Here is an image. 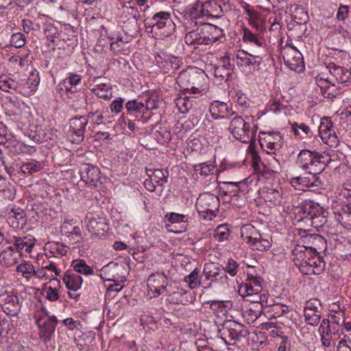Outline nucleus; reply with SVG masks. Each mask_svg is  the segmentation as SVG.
Returning <instances> with one entry per match:
<instances>
[{"mask_svg": "<svg viewBox=\"0 0 351 351\" xmlns=\"http://www.w3.org/2000/svg\"><path fill=\"white\" fill-rule=\"evenodd\" d=\"M330 161V156L326 152L320 154L317 152L303 149L299 153L296 163L300 168L312 175V178L315 180L317 176L324 170Z\"/></svg>", "mask_w": 351, "mask_h": 351, "instance_id": "f257e3e1", "label": "nucleus"}, {"mask_svg": "<svg viewBox=\"0 0 351 351\" xmlns=\"http://www.w3.org/2000/svg\"><path fill=\"white\" fill-rule=\"evenodd\" d=\"M217 5V3L210 1H197L195 3L187 6L182 13L181 23L186 30L195 26L202 25L207 21L208 16H213L210 8Z\"/></svg>", "mask_w": 351, "mask_h": 351, "instance_id": "f03ea898", "label": "nucleus"}, {"mask_svg": "<svg viewBox=\"0 0 351 351\" xmlns=\"http://www.w3.org/2000/svg\"><path fill=\"white\" fill-rule=\"evenodd\" d=\"M206 77V73L203 70L197 67H189L179 73L177 82L186 92L195 94L200 92Z\"/></svg>", "mask_w": 351, "mask_h": 351, "instance_id": "7ed1b4c3", "label": "nucleus"}, {"mask_svg": "<svg viewBox=\"0 0 351 351\" xmlns=\"http://www.w3.org/2000/svg\"><path fill=\"white\" fill-rule=\"evenodd\" d=\"M249 23L254 29V32L247 27L243 28V40L245 43L254 44L261 48H265L266 43L262 34L265 30V21L257 12H252L249 14Z\"/></svg>", "mask_w": 351, "mask_h": 351, "instance_id": "20e7f679", "label": "nucleus"}, {"mask_svg": "<svg viewBox=\"0 0 351 351\" xmlns=\"http://www.w3.org/2000/svg\"><path fill=\"white\" fill-rule=\"evenodd\" d=\"M295 213L300 215L302 219L311 220V226L315 228L323 227L327 221V211L310 199H305L300 206L296 207Z\"/></svg>", "mask_w": 351, "mask_h": 351, "instance_id": "39448f33", "label": "nucleus"}, {"mask_svg": "<svg viewBox=\"0 0 351 351\" xmlns=\"http://www.w3.org/2000/svg\"><path fill=\"white\" fill-rule=\"evenodd\" d=\"M145 22L147 28H151L162 37H168L176 31V25L169 12H157L152 17H147Z\"/></svg>", "mask_w": 351, "mask_h": 351, "instance_id": "423d86ee", "label": "nucleus"}, {"mask_svg": "<svg viewBox=\"0 0 351 351\" xmlns=\"http://www.w3.org/2000/svg\"><path fill=\"white\" fill-rule=\"evenodd\" d=\"M259 143L261 148L268 154H276L282 147L284 141L279 132H261Z\"/></svg>", "mask_w": 351, "mask_h": 351, "instance_id": "0eeeda50", "label": "nucleus"}, {"mask_svg": "<svg viewBox=\"0 0 351 351\" xmlns=\"http://www.w3.org/2000/svg\"><path fill=\"white\" fill-rule=\"evenodd\" d=\"M250 124L248 122L241 117L237 116L231 120L228 130L237 140L247 143L250 141Z\"/></svg>", "mask_w": 351, "mask_h": 351, "instance_id": "6e6552de", "label": "nucleus"}, {"mask_svg": "<svg viewBox=\"0 0 351 351\" xmlns=\"http://www.w3.org/2000/svg\"><path fill=\"white\" fill-rule=\"evenodd\" d=\"M88 122L86 116L75 117L70 119L69 138L71 143L79 144L84 140Z\"/></svg>", "mask_w": 351, "mask_h": 351, "instance_id": "1a4fd4ad", "label": "nucleus"}, {"mask_svg": "<svg viewBox=\"0 0 351 351\" xmlns=\"http://www.w3.org/2000/svg\"><path fill=\"white\" fill-rule=\"evenodd\" d=\"M263 52L258 55H252L245 51H238L236 56V63L243 70L251 69V67L259 69L263 56H266L267 50L263 48Z\"/></svg>", "mask_w": 351, "mask_h": 351, "instance_id": "9d476101", "label": "nucleus"}, {"mask_svg": "<svg viewBox=\"0 0 351 351\" xmlns=\"http://www.w3.org/2000/svg\"><path fill=\"white\" fill-rule=\"evenodd\" d=\"M245 283L239 286V291L244 296L257 295L262 291L263 279L256 271H248Z\"/></svg>", "mask_w": 351, "mask_h": 351, "instance_id": "9b49d317", "label": "nucleus"}, {"mask_svg": "<svg viewBox=\"0 0 351 351\" xmlns=\"http://www.w3.org/2000/svg\"><path fill=\"white\" fill-rule=\"evenodd\" d=\"M285 64L293 71L300 73L304 70L302 53L293 47H285L282 51Z\"/></svg>", "mask_w": 351, "mask_h": 351, "instance_id": "f8f14e48", "label": "nucleus"}, {"mask_svg": "<svg viewBox=\"0 0 351 351\" xmlns=\"http://www.w3.org/2000/svg\"><path fill=\"white\" fill-rule=\"evenodd\" d=\"M319 134L322 141L330 147H336L339 140L334 130L332 122L327 117L321 120Z\"/></svg>", "mask_w": 351, "mask_h": 351, "instance_id": "ddd939ff", "label": "nucleus"}, {"mask_svg": "<svg viewBox=\"0 0 351 351\" xmlns=\"http://www.w3.org/2000/svg\"><path fill=\"white\" fill-rule=\"evenodd\" d=\"M168 283L167 276L162 272L152 274L147 279L149 291L152 292L154 297L164 293L167 291Z\"/></svg>", "mask_w": 351, "mask_h": 351, "instance_id": "4468645a", "label": "nucleus"}, {"mask_svg": "<svg viewBox=\"0 0 351 351\" xmlns=\"http://www.w3.org/2000/svg\"><path fill=\"white\" fill-rule=\"evenodd\" d=\"M321 315V303L318 300H310L306 302L304 315L308 324L317 326L320 322Z\"/></svg>", "mask_w": 351, "mask_h": 351, "instance_id": "2eb2a0df", "label": "nucleus"}, {"mask_svg": "<svg viewBox=\"0 0 351 351\" xmlns=\"http://www.w3.org/2000/svg\"><path fill=\"white\" fill-rule=\"evenodd\" d=\"M201 26V34L204 41V45H208L219 41L221 38L224 37L223 30L212 24L205 21Z\"/></svg>", "mask_w": 351, "mask_h": 351, "instance_id": "dca6fc26", "label": "nucleus"}, {"mask_svg": "<svg viewBox=\"0 0 351 351\" xmlns=\"http://www.w3.org/2000/svg\"><path fill=\"white\" fill-rule=\"evenodd\" d=\"M165 219L169 223H166V228L173 226L176 229L171 230V231L176 234L184 232L188 229V221L189 219L188 215L173 212L168 213L165 215Z\"/></svg>", "mask_w": 351, "mask_h": 351, "instance_id": "f3484780", "label": "nucleus"}, {"mask_svg": "<svg viewBox=\"0 0 351 351\" xmlns=\"http://www.w3.org/2000/svg\"><path fill=\"white\" fill-rule=\"evenodd\" d=\"M300 271L305 275H319L321 274L325 269V262L319 254L308 262H303V264H298Z\"/></svg>", "mask_w": 351, "mask_h": 351, "instance_id": "a211bd4d", "label": "nucleus"}, {"mask_svg": "<svg viewBox=\"0 0 351 351\" xmlns=\"http://www.w3.org/2000/svg\"><path fill=\"white\" fill-rule=\"evenodd\" d=\"M316 83L324 97L332 99L340 93L335 82L332 78L325 77L324 75L316 77Z\"/></svg>", "mask_w": 351, "mask_h": 351, "instance_id": "6ab92c4d", "label": "nucleus"}, {"mask_svg": "<svg viewBox=\"0 0 351 351\" xmlns=\"http://www.w3.org/2000/svg\"><path fill=\"white\" fill-rule=\"evenodd\" d=\"M302 245L314 251L317 254L326 250V241L321 235L317 234H310L304 236L301 239Z\"/></svg>", "mask_w": 351, "mask_h": 351, "instance_id": "aec40b11", "label": "nucleus"}, {"mask_svg": "<svg viewBox=\"0 0 351 351\" xmlns=\"http://www.w3.org/2000/svg\"><path fill=\"white\" fill-rule=\"evenodd\" d=\"M81 180L91 186H95L100 180V171L97 167L84 164L80 168Z\"/></svg>", "mask_w": 351, "mask_h": 351, "instance_id": "412c9836", "label": "nucleus"}, {"mask_svg": "<svg viewBox=\"0 0 351 351\" xmlns=\"http://www.w3.org/2000/svg\"><path fill=\"white\" fill-rule=\"evenodd\" d=\"M209 112L212 117L215 119L229 118L235 113L228 104L219 101H214L211 103Z\"/></svg>", "mask_w": 351, "mask_h": 351, "instance_id": "4be33fe9", "label": "nucleus"}, {"mask_svg": "<svg viewBox=\"0 0 351 351\" xmlns=\"http://www.w3.org/2000/svg\"><path fill=\"white\" fill-rule=\"evenodd\" d=\"M220 271L221 269L216 263H208L204 265L202 275L205 278L204 288L210 287L212 282H217L222 278Z\"/></svg>", "mask_w": 351, "mask_h": 351, "instance_id": "5701e85b", "label": "nucleus"}, {"mask_svg": "<svg viewBox=\"0 0 351 351\" xmlns=\"http://www.w3.org/2000/svg\"><path fill=\"white\" fill-rule=\"evenodd\" d=\"M156 62L165 73H167L171 70L173 71L178 70L182 64L181 59L178 57L168 55H165L164 57L159 56L156 58Z\"/></svg>", "mask_w": 351, "mask_h": 351, "instance_id": "b1692460", "label": "nucleus"}, {"mask_svg": "<svg viewBox=\"0 0 351 351\" xmlns=\"http://www.w3.org/2000/svg\"><path fill=\"white\" fill-rule=\"evenodd\" d=\"M100 81L101 78L99 77L94 79L93 82L96 83V84L91 89V91L99 98L108 101L113 97L112 87L110 83H104Z\"/></svg>", "mask_w": 351, "mask_h": 351, "instance_id": "393cba45", "label": "nucleus"}, {"mask_svg": "<svg viewBox=\"0 0 351 351\" xmlns=\"http://www.w3.org/2000/svg\"><path fill=\"white\" fill-rule=\"evenodd\" d=\"M110 50L114 54H127L129 52V43L119 34L109 36Z\"/></svg>", "mask_w": 351, "mask_h": 351, "instance_id": "a878e982", "label": "nucleus"}, {"mask_svg": "<svg viewBox=\"0 0 351 351\" xmlns=\"http://www.w3.org/2000/svg\"><path fill=\"white\" fill-rule=\"evenodd\" d=\"M247 239L253 250L264 252L268 250L271 246V238L267 235L258 234L256 236H250Z\"/></svg>", "mask_w": 351, "mask_h": 351, "instance_id": "bb28decb", "label": "nucleus"}, {"mask_svg": "<svg viewBox=\"0 0 351 351\" xmlns=\"http://www.w3.org/2000/svg\"><path fill=\"white\" fill-rule=\"evenodd\" d=\"M82 83V76L78 74L70 73L69 76L58 84L60 90H65L71 93L78 90V86Z\"/></svg>", "mask_w": 351, "mask_h": 351, "instance_id": "cd10ccee", "label": "nucleus"}, {"mask_svg": "<svg viewBox=\"0 0 351 351\" xmlns=\"http://www.w3.org/2000/svg\"><path fill=\"white\" fill-rule=\"evenodd\" d=\"M292 254L293 260L296 261L295 265L298 266V264H303V262L306 261L308 262V260H311L318 254L306 247L297 245L293 250Z\"/></svg>", "mask_w": 351, "mask_h": 351, "instance_id": "c85d7f7f", "label": "nucleus"}, {"mask_svg": "<svg viewBox=\"0 0 351 351\" xmlns=\"http://www.w3.org/2000/svg\"><path fill=\"white\" fill-rule=\"evenodd\" d=\"M58 324V319L56 316H48L43 323V325H40V337L43 339L45 343L49 341L51 339V336L55 332L56 325Z\"/></svg>", "mask_w": 351, "mask_h": 351, "instance_id": "c756f323", "label": "nucleus"}, {"mask_svg": "<svg viewBox=\"0 0 351 351\" xmlns=\"http://www.w3.org/2000/svg\"><path fill=\"white\" fill-rule=\"evenodd\" d=\"M4 302L2 307L3 311L8 315L15 316L20 308L19 298L16 295H3Z\"/></svg>", "mask_w": 351, "mask_h": 351, "instance_id": "7c9ffc66", "label": "nucleus"}, {"mask_svg": "<svg viewBox=\"0 0 351 351\" xmlns=\"http://www.w3.org/2000/svg\"><path fill=\"white\" fill-rule=\"evenodd\" d=\"M223 328V334H226L231 340L241 341L246 336V331L243 330V325L235 322L228 324Z\"/></svg>", "mask_w": 351, "mask_h": 351, "instance_id": "2f4dec72", "label": "nucleus"}, {"mask_svg": "<svg viewBox=\"0 0 351 351\" xmlns=\"http://www.w3.org/2000/svg\"><path fill=\"white\" fill-rule=\"evenodd\" d=\"M21 255L14 251V247L10 245L0 253V263L6 267H12L18 263Z\"/></svg>", "mask_w": 351, "mask_h": 351, "instance_id": "473e14b6", "label": "nucleus"}, {"mask_svg": "<svg viewBox=\"0 0 351 351\" xmlns=\"http://www.w3.org/2000/svg\"><path fill=\"white\" fill-rule=\"evenodd\" d=\"M63 281L68 289L76 291L81 288L83 280L78 274L67 270L64 274Z\"/></svg>", "mask_w": 351, "mask_h": 351, "instance_id": "72a5a7b5", "label": "nucleus"}, {"mask_svg": "<svg viewBox=\"0 0 351 351\" xmlns=\"http://www.w3.org/2000/svg\"><path fill=\"white\" fill-rule=\"evenodd\" d=\"M35 239L31 235L25 237H16L14 241V248L15 247L16 252L21 255V251L25 250L27 253L32 252V248L35 245Z\"/></svg>", "mask_w": 351, "mask_h": 351, "instance_id": "f704fd0d", "label": "nucleus"}, {"mask_svg": "<svg viewBox=\"0 0 351 351\" xmlns=\"http://www.w3.org/2000/svg\"><path fill=\"white\" fill-rule=\"evenodd\" d=\"M85 221L90 232L98 235L101 230L104 231L106 224L104 220L99 217H94L91 213L86 215Z\"/></svg>", "mask_w": 351, "mask_h": 351, "instance_id": "c9c22d12", "label": "nucleus"}, {"mask_svg": "<svg viewBox=\"0 0 351 351\" xmlns=\"http://www.w3.org/2000/svg\"><path fill=\"white\" fill-rule=\"evenodd\" d=\"M330 73L334 81L338 84H346L350 81L351 73L342 66L333 65L330 66Z\"/></svg>", "mask_w": 351, "mask_h": 351, "instance_id": "e433bc0d", "label": "nucleus"}, {"mask_svg": "<svg viewBox=\"0 0 351 351\" xmlns=\"http://www.w3.org/2000/svg\"><path fill=\"white\" fill-rule=\"evenodd\" d=\"M49 285H45L46 298L51 302L57 301L59 299V290L61 287V282L58 278H51L49 282Z\"/></svg>", "mask_w": 351, "mask_h": 351, "instance_id": "4c0bfd02", "label": "nucleus"}, {"mask_svg": "<svg viewBox=\"0 0 351 351\" xmlns=\"http://www.w3.org/2000/svg\"><path fill=\"white\" fill-rule=\"evenodd\" d=\"M193 169L201 176L207 177L208 176L213 174L214 171H216L217 169L215 157L214 158L213 161L209 160L195 165L193 166Z\"/></svg>", "mask_w": 351, "mask_h": 351, "instance_id": "58836bf2", "label": "nucleus"}, {"mask_svg": "<svg viewBox=\"0 0 351 351\" xmlns=\"http://www.w3.org/2000/svg\"><path fill=\"white\" fill-rule=\"evenodd\" d=\"M147 175L149 178L154 180V182L159 186H162L167 182L169 172L165 169H146Z\"/></svg>", "mask_w": 351, "mask_h": 351, "instance_id": "ea45409f", "label": "nucleus"}, {"mask_svg": "<svg viewBox=\"0 0 351 351\" xmlns=\"http://www.w3.org/2000/svg\"><path fill=\"white\" fill-rule=\"evenodd\" d=\"M190 92L184 90L182 93H179L176 99V104L181 113H186L192 108V99L190 96L187 95Z\"/></svg>", "mask_w": 351, "mask_h": 351, "instance_id": "a19ab883", "label": "nucleus"}, {"mask_svg": "<svg viewBox=\"0 0 351 351\" xmlns=\"http://www.w3.org/2000/svg\"><path fill=\"white\" fill-rule=\"evenodd\" d=\"M43 167L44 164L43 162L35 160H30L23 163L20 167V171L25 176H27L40 171Z\"/></svg>", "mask_w": 351, "mask_h": 351, "instance_id": "79ce46f5", "label": "nucleus"}, {"mask_svg": "<svg viewBox=\"0 0 351 351\" xmlns=\"http://www.w3.org/2000/svg\"><path fill=\"white\" fill-rule=\"evenodd\" d=\"M312 179L310 180L307 178L295 177L291 179V184L295 190L310 191L311 187L315 186V182L317 180V178L315 180L313 178Z\"/></svg>", "mask_w": 351, "mask_h": 351, "instance_id": "37998d69", "label": "nucleus"}, {"mask_svg": "<svg viewBox=\"0 0 351 351\" xmlns=\"http://www.w3.org/2000/svg\"><path fill=\"white\" fill-rule=\"evenodd\" d=\"M201 26H198L195 29L187 32L184 37V41L188 45H204L202 36L201 34Z\"/></svg>", "mask_w": 351, "mask_h": 351, "instance_id": "c03bdc74", "label": "nucleus"}, {"mask_svg": "<svg viewBox=\"0 0 351 351\" xmlns=\"http://www.w3.org/2000/svg\"><path fill=\"white\" fill-rule=\"evenodd\" d=\"M29 56V53H22L21 55H14L9 58L8 62L12 66L19 71L27 66V58Z\"/></svg>", "mask_w": 351, "mask_h": 351, "instance_id": "a18cd8bd", "label": "nucleus"}, {"mask_svg": "<svg viewBox=\"0 0 351 351\" xmlns=\"http://www.w3.org/2000/svg\"><path fill=\"white\" fill-rule=\"evenodd\" d=\"M5 214L9 217V219L14 218L17 221L16 228L19 227L20 222L22 226L25 221L23 211L14 206H9L5 211Z\"/></svg>", "mask_w": 351, "mask_h": 351, "instance_id": "49530a36", "label": "nucleus"}, {"mask_svg": "<svg viewBox=\"0 0 351 351\" xmlns=\"http://www.w3.org/2000/svg\"><path fill=\"white\" fill-rule=\"evenodd\" d=\"M71 267L74 269V272L77 274H82L84 275L93 274V269L88 266L86 261L82 259H75L71 263Z\"/></svg>", "mask_w": 351, "mask_h": 351, "instance_id": "de8ad7c7", "label": "nucleus"}, {"mask_svg": "<svg viewBox=\"0 0 351 351\" xmlns=\"http://www.w3.org/2000/svg\"><path fill=\"white\" fill-rule=\"evenodd\" d=\"M338 219L343 227L351 229V204H347L341 208Z\"/></svg>", "mask_w": 351, "mask_h": 351, "instance_id": "09e8293b", "label": "nucleus"}, {"mask_svg": "<svg viewBox=\"0 0 351 351\" xmlns=\"http://www.w3.org/2000/svg\"><path fill=\"white\" fill-rule=\"evenodd\" d=\"M339 326L338 323L334 322L331 324L328 319H324L319 327V332H328L329 335H338Z\"/></svg>", "mask_w": 351, "mask_h": 351, "instance_id": "8fccbe9b", "label": "nucleus"}, {"mask_svg": "<svg viewBox=\"0 0 351 351\" xmlns=\"http://www.w3.org/2000/svg\"><path fill=\"white\" fill-rule=\"evenodd\" d=\"M291 131L296 136L304 138L311 134V129L304 123L294 122L291 124Z\"/></svg>", "mask_w": 351, "mask_h": 351, "instance_id": "3c124183", "label": "nucleus"}, {"mask_svg": "<svg viewBox=\"0 0 351 351\" xmlns=\"http://www.w3.org/2000/svg\"><path fill=\"white\" fill-rule=\"evenodd\" d=\"M199 271L197 269H195L189 275L184 278L186 282L189 284V287L191 289L196 288L198 285H202L204 287L205 280H204L203 276L200 277V280L198 281Z\"/></svg>", "mask_w": 351, "mask_h": 351, "instance_id": "603ef678", "label": "nucleus"}, {"mask_svg": "<svg viewBox=\"0 0 351 351\" xmlns=\"http://www.w3.org/2000/svg\"><path fill=\"white\" fill-rule=\"evenodd\" d=\"M16 271L21 273L27 280L34 276L35 274L34 267L30 262H25L19 265L16 267Z\"/></svg>", "mask_w": 351, "mask_h": 351, "instance_id": "864d4df0", "label": "nucleus"}, {"mask_svg": "<svg viewBox=\"0 0 351 351\" xmlns=\"http://www.w3.org/2000/svg\"><path fill=\"white\" fill-rule=\"evenodd\" d=\"M230 232L227 224H221L215 228L213 237L219 241H223L228 239Z\"/></svg>", "mask_w": 351, "mask_h": 351, "instance_id": "5fc2aeb1", "label": "nucleus"}, {"mask_svg": "<svg viewBox=\"0 0 351 351\" xmlns=\"http://www.w3.org/2000/svg\"><path fill=\"white\" fill-rule=\"evenodd\" d=\"M16 88L15 80L6 75H0V88L5 92L14 90Z\"/></svg>", "mask_w": 351, "mask_h": 351, "instance_id": "6e6d98bb", "label": "nucleus"}, {"mask_svg": "<svg viewBox=\"0 0 351 351\" xmlns=\"http://www.w3.org/2000/svg\"><path fill=\"white\" fill-rule=\"evenodd\" d=\"M197 200H202L199 203H196L197 210L199 215L205 219L212 220L213 218L216 215L215 210H213L209 208L204 209L203 206L199 205V204L204 203V202L206 200V199H197Z\"/></svg>", "mask_w": 351, "mask_h": 351, "instance_id": "4d7b16f0", "label": "nucleus"}, {"mask_svg": "<svg viewBox=\"0 0 351 351\" xmlns=\"http://www.w3.org/2000/svg\"><path fill=\"white\" fill-rule=\"evenodd\" d=\"M26 38L22 33L13 34L10 39V44L15 48H21L25 45Z\"/></svg>", "mask_w": 351, "mask_h": 351, "instance_id": "13d9d810", "label": "nucleus"}, {"mask_svg": "<svg viewBox=\"0 0 351 351\" xmlns=\"http://www.w3.org/2000/svg\"><path fill=\"white\" fill-rule=\"evenodd\" d=\"M144 107V104L141 101H138L136 99H132L128 101L125 104V108L128 114H132L134 112H140Z\"/></svg>", "mask_w": 351, "mask_h": 351, "instance_id": "bf43d9fd", "label": "nucleus"}, {"mask_svg": "<svg viewBox=\"0 0 351 351\" xmlns=\"http://www.w3.org/2000/svg\"><path fill=\"white\" fill-rule=\"evenodd\" d=\"M242 184L241 182H223V188H226L228 189L229 188H232V190L230 191H225L223 192L224 195H228V196H236L238 195L237 193L239 190V184Z\"/></svg>", "mask_w": 351, "mask_h": 351, "instance_id": "052dcab7", "label": "nucleus"}, {"mask_svg": "<svg viewBox=\"0 0 351 351\" xmlns=\"http://www.w3.org/2000/svg\"><path fill=\"white\" fill-rule=\"evenodd\" d=\"M239 266V264L237 261L232 258H229L223 269L225 272L228 273L231 276H234L237 274Z\"/></svg>", "mask_w": 351, "mask_h": 351, "instance_id": "680f3d73", "label": "nucleus"}, {"mask_svg": "<svg viewBox=\"0 0 351 351\" xmlns=\"http://www.w3.org/2000/svg\"><path fill=\"white\" fill-rule=\"evenodd\" d=\"M14 80L16 84V88H14V90L24 95L27 94V84H28V82H27V79L16 77Z\"/></svg>", "mask_w": 351, "mask_h": 351, "instance_id": "e2e57ef3", "label": "nucleus"}, {"mask_svg": "<svg viewBox=\"0 0 351 351\" xmlns=\"http://www.w3.org/2000/svg\"><path fill=\"white\" fill-rule=\"evenodd\" d=\"M27 93L34 90L35 88L39 84L40 78L38 74L32 73L27 79Z\"/></svg>", "mask_w": 351, "mask_h": 351, "instance_id": "0e129e2a", "label": "nucleus"}, {"mask_svg": "<svg viewBox=\"0 0 351 351\" xmlns=\"http://www.w3.org/2000/svg\"><path fill=\"white\" fill-rule=\"evenodd\" d=\"M124 99L122 97H117L112 101L110 105V111L116 114L121 112L123 108Z\"/></svg>", "mask_w": 351, "mask_h": 351, "instance_id": "69168bd1", "label": "nucleus"}, {"mask_svg": "<svg viewBox=\"0 0 351 351\" xmlns=\"http://www.w3.org/2000/svg\"><path fill=\"white\" fill-rule=\"evenodd\" d=\"M86 117L88 119H93L92 122L95 125H100L104 121L103 112L99 110H95L94 112H88Z\"/></svg>", "mask_w": 351, "mask_h": 351, "instance_id": "338daca9", "label": "nucleus"}, {"mask_svg": "<svg viewBox=\"0 0 351 351\" xmlns=\"http://www.w3.org/2000/svg\"><path fill=\"white\" fill-rule=\"evenodd\" d=\"M48 248L50 249L51 253L56 252L58 255L64 256L66 254V250L63 245L58 243H51L47 244Z\"/></svg>", "mask_w": 351, "mask_h": 351, "instance_id": "774afa93", "label": "nucleus"}]
</instances>
